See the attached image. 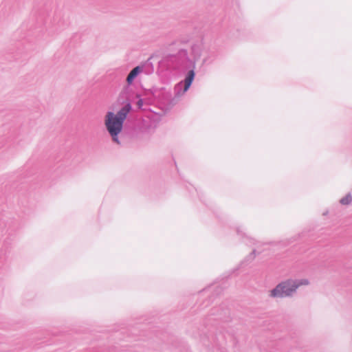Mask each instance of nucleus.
Returning <instances> with one entry per match:
<instances>
[{"label":"nucleus","instance_id":"obj_1","mask_svg":"<svg viewBox=\"0 0 352 352\" xmlns=\"http://www.w3.org/2000/svg\"><path fill=\"white\" fill-rule=\"evenodd\" d=\"M130 104H126L117 113L108 112L105 116L104 124L106 128L111 135L113 140L119 144L118 134L122 131L124 121L131 111Z\"/></svg>","mask_w":352,"mask_h":352},{"label":"nucleus","instance_id":"obj_2","mask_svg":"<svg viewBox=\"0 0 352 352\" xmlns=\"http://www.w3.org/2000/svg\"><path fill=\"white\" fill-rule=\"evenodd\" d=\"M309 282L307 280L300 281L287 280L286 281L279 283L276 287L272 289L270 296L273 298H283L285 296H291L296 292L297 288L302 285H308Z\"/></svg>","mask_w":352,"mask_h":352},{"label":"nucleus","instance_id":"obj_3","mask_svg":"<svg viewBox=\"0 0 352 352\" xmlns=\"http://www.w3.org/2000/svg\"><path fill=\"white\" fill-rule=\"evenodd\" d=\"M195 73L192 70H190L188 74V76L184 80V91H186L189 87H190L192 82L194 79Z\"/></svg>","mask_w":352,"mask_h":352},{"label":"nucleus","instance_id":"obj_4","mask_svg":"<svg viewBox=\"0 0 352 352\" xmlns=\"http://www.w3.org/2000/svg\"><path fill=\"white\" fill-rule=\"evenodd\" d=\"M140 72V68L139 67H136L133 68L129 74L128 75V76L126 78V82L129 84H131L132 82L133 81V80L135 79V78L138 75Z\"/></svg>","mask_w":352,"mask_h":352},{"label":"nucleus","instance_id":"obj_5","mask_svg":"<svg viewBox=\"0 0 352 352\" xmlns=\"http://www.w3.org/2000/svg\"><path fill=\"white\" fill-rule=\"evenodd\" d=\"M352 201V197L351 195H346L345 197L341 199L340 203L343 205H348Z\"/></svg>","mask_w":352,"mask_h":352},{"label":"nucleus","instance_id":"obj_6","mask_svg":"<svg viewBox=\"0 0 352 352\" xmlns=\"http://www.w3.org/2000/svg\"><path fill=\"white\" fill-rule=\"evenodd\" d=\"M143 105V100L142 99H140L138 102H137V106L139 107V108H141Z\"/></svg>","mask_w":352,"mask_h":352}]
</instances>
